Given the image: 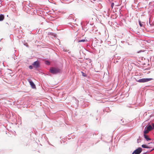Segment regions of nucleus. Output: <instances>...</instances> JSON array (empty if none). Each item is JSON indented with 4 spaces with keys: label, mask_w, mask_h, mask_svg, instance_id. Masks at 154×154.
Listing matches in <instances>:
<instances>
[{
    "label": "nucleus",
    "mask_w": 154,
    "mask_h": 154,
    "mask_svg": "<svg viewBox=\"0 0 154 154\" xmlns=\"http://www.w3.org/2000/svg\"><path fill=\"white\" fill-rule=\"evenodd\" d=\"M61 71V70L60 69L55 67H51L49 69V72L53 74L60 73Z\"/></svg>",
    "instance_id": "nucleus-1"
},
{
    "label": "nucleus",
    "mask_w": 154,
    "mask_h": 154,
    "mask_svg": "<svg viewBox=\"0 0 154 154\" xmlns=\"http://www.w3.org/2000/svg\"><path fill=\"white\" fill-rule=\"evenodd\" d=\"M153 79L152 78H142L141 79H139L138 80L137 79H135L136 81L137 82H140V83H143L145 82H149L152 80H153Z\"/></svg>",
    "instance_id": "nucleus-2"
},
{
    "label": "nucleus",
    "mask_w": 154,
    "mask_h": 154,
    "mask_svg": "<svg viewBox=\"0 0 154 154\" xmlns=\"http://www.w3.org/2000/svg\"><path fill=\"white\" fill-rule=\"evenodd\" d=\"M146 128H147L150 131L154 130V123H152L151 124H148L146 126Z\"/></svg>",
    "instance_id": "nucleus-3"
},
{
    "label": "nucleus",
    "mask_w": 154,
    "mask_h": 154,
    "mask_svg": "<svg viewBox=\"0 0 154 154\" xmlns=\"http://www.w3.org/2000/svg\"><path fill=\"white\" fill-rule=\"evenodd\" d=\"M117 43V41L115 38H113L111 40V41L109 42L108 43L109 45L110 46L115 45Z\"/></svg>",
    "instance_id": "nucleus-4"
},
{
    "label": "nucleus",
    "mask_w": 154,
    "mask_h": 154,
    "mask_svg": "<svg viewBox=\"0 0 154 154\" xmlns=\"http://www.w3.org/2000/svg\"><path fill=\"white\" fill-rule=\"evenodd\" d=\"M28 82H29L31 88L32 89L36 88V86L34 82L31 79H29L28 80Z\"/></svg>",
    "instance_id": "nucleus-5"
},
{
    "label": "nucleus",
    "mask_w": 154,
    "mask_h": 154,
    "mask_svg": "<svg viewBox=\"0 0 154 154\" xmlns=\"http://www.w3.org/2000/svg\"><path fill=\"white\" fill-rule=\"evenodd\" d=\"M142 149L141 147H138L134 151L132 154H140L141 152Z\"/></svg>",
    "instance_id": "nucleus-6"
},
{
    "label": "nucleus",
    "mask_w": 154,
    "mask_h": 154,
    "mask_svg": "<svg viewBox=\"0 0 154 154\" xmlns=\"http://www.w3.org/2000/svg\"><path fill=\"white\" fill-rule=\"evenodd\" d=\"M32 65L35 68H38L40 66V63L37 60L35 61L32 64Z\"/></svg>",
    "instance_id": "nucleus-7"
},
{
    "label": "nucleus",
    "mask_w": 154,
    "mask_h": 154,
    "mask_svg": "<svg viewBox=\"0 0 154 154\" xmlns=\"http://www.w3.org/2000/svg\"><path fill=\"white\" fill-rule=\"evenodd\" d=\"M143 137L147 141L151 140V139L149 137V135H148L143 134Z\"/></svg>",
    "instance_id": "nucleus-8"
},
{
    "label": "nucleus",
    "mask_w": 154,
    "mask_h": 154,
    "mask_svg": "<svg viewBox=\"0 0 154 154\" xmlns=\"http://www.w3.org/2000/svg\"><path fill=\"white\" fill-rule=\"evenodd\" d=\"M150 131L147 128H144V130L143 131V134H147Z\"/></svg>",
    "instance_id": "nucleus-9"
},
{
    "label": "nucleus",
    "mask_w": 154,
    "mask_h": 154,
    "mask_svg": "<svg viewBox=\"0 0 154 154\" xmlns=\"http://www.w3.org/2000/svg\"><path fill=\"white\" fill-rule=\"evenodd\" d=\"M5 16L4 14H0V21H2L4 20Z\"/></svg>",
    "instance_id": "nucleus-10"
},
{
    "label": "nucleus",
    "mask_w": 154,
    "mask_h": 154,
    "mask_svg": "<svg viewBox=\"0 0 154 154\" xmlns=\"http://www.w3.org/2000/svg\"><path fill=\"white\" fill-rule=\"evenodd\" d=\"M141 147L143 148L149 149V147L145 144H143L141 145Z\"/></svg>",
    "instance_id": "nucleus-11"
},
{
    "label": "nucleus",
    "mask_w": 154,
    "mask_h": 154,
    "mask_svg": "<svg viewBox=\"0 0 154 154\" xmlns=\"http://www.w3.org/2000/svg\"><path fill=\"white\" fill-rule=\"evenodd\" d=\"M88 42V41L87 39L85 40V39H84L79 40L78 41V42L79 43V42Z\"/></svg>",
    "instance_id": "nucleus-12"
},
{
    "label": "nucleus",
    "mask_w": 154,
    "mask_h": 154,
    "mask_svg": "<svg viewBox=\"0 0 154 154\" xmlns=\"http://www.w3.org/2000/svg\"><path fill=\"white\" fill-rule=\"evenodd\" d=\"M140 26L141 27H143V24H142L143 23V22H141L140 20H138Z\"/></svg>",
    "instance_id": "nucleus-13"
},
{
    "label": "nucleus",
    "mask_w": 154,
    "mask_h": 154,
    "mask_svg": "<svg viewBox=\"0 0 154 154\" xmlns=\"http://www.w3.org/2000/svg\"><path fill=\"white\" fill-rule=\"evenodd\" d=\"M50 62L48 60H46L45 61V64L48 65H50Z\"/></svg>",
    "instance_id": "nucleus-14"
},
{
    "label": "nucleus",
    "mask_w": 154,
    "mask_h": 154,
    "mask_svg": "<svg viewBox=\"0 0 154 154\" xmlns=\"http://www.w3.org/2000/svg\"><path fill=\"white\" fill-rule=\"evenodd\" d=\"M103 111H106L107 112H110V110L109 108V107H107L105 109V111L104 109L103 110Z\"/></svg>",
    "instance_id": "nucleus-15"
},
{
    "label": "nucleus",
    "mask_w": 154,
    "mask_h": 154,
    "mask_svg": "<svg viewBox=\"0 0 154 154\" xmlns=\"http://www.w3.org/2000/svg\"><path fill=\"white\" fill-rule=\"evenodd\" d=\"M141 141V139H140V136H139V138L137 139V143H140Z\"/></svg>",
    "instance_id": "nucleus-16"
},
{
    "label": "nucleus",
    "mask_w": 154,
    "mask_h": 154,
    "mask_svg": "<svg viewBox=\"0 0 154 154\" xmlns=\"http://www.w3.org/2000/svg\"><path fill=\"white\" fill-rule=\"evenodd\" d=\"M114 5L115 4L114 2L110 3L111 7L112 8L114 6Z\"/></svg>",
    "instance_id": "nucleus-17"
},
{
    "label": "nucleus",
    "mask_w": 154,
    "mask_h": 154,
    "mask_svg": "<svg viewBox=\"0 0 154 154\" xmlns=\"http://www.w3.org/2000/svg\"><path fill=\"white\" fill-rule=\"evenodd\" d=\"M54 33L53 32H49L48 33V35H49L53 36L54 35Z\"/></svg>",
    "instance_id": "nucleus-18"
},
{
    "label": "nucleus",
    "mask_w": 154,
    "mask_h": 154,
    "mask_svg": "<svg viewBox=\"0 0 154 154\" xmlns=\"http://www.w3.org/2000/svg\"><path fill=\"white\" fill-rule=\"evenodd\" d=\"M82 75L83 76H84L85 77H87V75L86 74H85L84 72H82Z\"/></svg>",
    "instance_id": "nucleus-19"
},
{
    "label": "nucleus",
    "mask_w": 154,
    "mask_h": 154,
    "mask_svg": "<svg viewBox=\"0 0 154 154\" xmlns=\"http://www.w3.org/2000/svg\"><path fill=\"white\" fill-rule=\"evenodd\" d=\"M73 97L75 99V101H76V103H78V102H79L78 100H77L76 99L75 97Z\"/></svg>",
    "instance_id": "nucleus-20"
},
{
    "label": "nucleus",
    "mask_w": 154,
    "mask_h": 154,
    "mask_svg": "<svg viewBox=\"0 0 154 154\" xmlns=\"http://www.w3.org/2000/svg\"><path fill=\"white\" fill-rule=\"evenodd\" d=\"M86 59H87L89 61V63H91V62H92V60L91 59H88V58H86Z\"/></svg>",
    "instance_id": "nucleus-21"
},
{
    "label": "nucleus",
    "mask_w": 154,
    "mask_h": 154,
    "mask_svg": "<svg viewBox=\"0 0 154 154\" xmlns=\"http://www.w3.org/2000/svg\"><path fill=\"white\" fill-rule=\"evenodd\" d=\"M29 68L30 69H32L33 68V66L32 65H30L29 66Z\"/></svg>",
    "instance_id": "nucleus-22"
},
{
    "label": "nucleus",
    "mask_w": 154,
    "mask_h": 154,
    "mask_svg": "<svg viewBox=\"0 0 154 154\" xmlns=\"http://www.w3.org/2000/svg\"><path fill=\"white\" fill-rule=\"evenodd\" d=\"M24 45H25L26 46L28 47V44L27 43H24Z\"/></svg>",
    "instance_id": "nucleus-23"
},
{
    "label": "nucleus",
    "mask_w": 154,
    "mask_h": 154,
    "mask_svg": "<svg viewBox=\"0 0 154 154\" xmlns=\"http://www.w3.org/2000/svg\"><path fill=\"white\" fill-rule=\"evenodd\" d=\"M118 62V61L117 60H115L114 62L115 63H117Z\"/></svg>",
    "instance_id": "nucleus-24"
},
{
    "label": "nucleus",
    "mask_w": 154,
    "mask_h": 154,
    "mask_svg": "<svg viewBox=\"0 0 154 154\" xmlns=\"http://www.w3.org/2000/svg\"><path fill=\"white\" fill-rule=\"evenodd\" d=\"M63 51H68L66 49H64L63 50Z\"/></svg>",
    "instance_id": "nucleus-25"
},
{
    "label": "nucleus",
    "mask_w": 154,
    "mask_h": 154,
    "mask_svg": "<svg viewBox=\"0 0 154 154\" xmlns=\"http://www.w3.org/2000/svg\"><path fill=\"white\" fill-rule=\"evenodd\" d=\"M1 74H2V73H1V70H0V75H1Z\"/></svg>",
    "instance_id": "nucleus-26"
},
{
    "label": "nucleus",
    "mask_w": 154,
    "mask_h": 154,
    "mask_svg": "<svg viewBox=\"0 0 154 154\" xmlns=\"http://www.w3.org/2000/svg\"><path fill=\"white\" fill-rule=\"evenodd\" d=\"M140 52V51H139L138 52V53H139Z\"/></svg>",
    "instance_id": "nucleus-27"
},
{
    "label": "nucleus",
    "mask_w": 154,
    "mask_h": 154,
    "mask_svg": "<svg viewBox=\"0 0 154 154\" xmlns=\"http://www.w3.org/2000/svg\"><path fill=\"white\" fill-rule=\"evenodd\" d=\"M1 40H2V39H0V41H1Z\"/></svg>",
    "instance_id": "nucleus-28"
},
{
    "label": "nucleus",
    "mask_w": 154,
    "mask_h": 154,
    "mask_svg": "<svg viewBox=\"0 0 154 154\" xmlns=\"http://www.w3.org/2000/svg\"><path fill=\"white\" fill-rule=\"evenodd\" d=\"M153 150H154V148H153Z\"/></svg>",
    "instance_id": "nucleus-29"
}]
</instances>
